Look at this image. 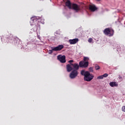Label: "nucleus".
I'll use <instances>...</instances> for the list:
<instances>
[{"label":"nucleus","mask_w":125,"mask_h":125,"mask_svg":"<svg viewBox=\"0 0 125 125\" xmlns=\"http://www.w3.org/2000/svg\"><path fill=\"white\" fill-rule=\"evenodd\" d=\"M31 23H37V24L34 25V27H33V30L34 31H37L38 27L40 26L38 23L39 22L38 18H37L36 17H33L31 18Z\"/></svg>","instance_id":"obj_1"},{"label":"nucleus","mask_w":125,"mask_h":125,"mask_svg":"<svg viewBox=\"0 0 125 125\" xmlns=\"http://www.w3.org/2000/svg\"><path fill=\"white\" fill-rule=\"evenodd\" d=\"M64 48V45H59L57 47H55L52 49V50H49V54H52L53 51H60L62 49Z\"/></svg>","instance_id":"obj_2"},{"label":"nucleus","mask_w":125,"mask_h":125,"mask_svg":"<svg viewBox=\"0 0 125 125\" xmlns=\"http://www.w3.org/2000/svg\"><path fill=\"white\" fill-rule=\"evenodd\" d=\"M70 9H72V10H74L75 12H80V11L82 10L81 5H78V4L75 3H72V7Z\"/></svg>","instance_id":"obj_3"},{"label":"nucleus","mask_w":125,"mask_h":125,"mask_svg":"<svg viewBox=\"0 0 125 125\" xmlns=\"http://www.w3.org/2000/svg\"><path fill=\"white\" fill-rule=\"evenodd\" d=\"M104 34L106 36L109 35V37H113V36H114V30L110 29L109 28H105L104 30Z\"/></svg>","instance_id":"obj_4"},{"label":"nucleus","mask_w":125,"mask_h":125,"mask_svg":"<svg viewBox=\"0 0 125 125\" xmlns=\"http://www.w3.org/2000/svg\"><path fill=\"white\" fill-rule=\"evenodd\" d=\"M93 78H94V76L88 72L84 77L83 80L85 82H90L92 81Z\"/></svg>","instance_id":"obj_5"},{"label":"nucleus","mask_w":125,"mask_h":125,"mask_svg":"<svg viewBox=\"0 0 125 125\" xmlns=\"http://www.w3.org/2000/svg\"><path fill=\"white\" fill-rule=\"evenodd\" d=\"M78 75H79L78 70H73L70 73L69 77H70V79H75V78H76V77L78 76Z\"/></svg>","instance_id":"obj_6"},{"label":"nucleus","mask_w":125,"mask_h":125,"mask_svg":"<svg viewBox=\"0 0 125 125\" xmlns=\"http://www.w3.org/2000/svg\"><path fill=\"white\" fill-rule=\"evenodd\" d=\"M79 66L81 68H87L88 67V62L82 61L79 62Z\"/></svg>","instance_id":"obj_7"},{"label":"nucleus","mask_w":125,"mask_h":125,"mask_svg":"<svg viewBox=\"0 0 125 125\" xmlns=\"http://www.w3.org/2000/svg\"><path fill=\"white\" fill-rule=\"evenodd\" d=\"M57 58L61 63H66V56L65 55H59Z\"/></svg>","instance_id":"obj_8"},{"label":"nucleus","mask_w":125,"mask_h":125,"mask_svg":"<svg viewBox=\"0 0 125 125\" xmlns=\"http://www.w3.org/2000/svg\"><path fill=\"white\" fill-rule=\"evenodd\" d=\"M65 4L66 7H68L69 9H71L72 8V5L73 4V3L71 2L70 0H68L65 2Z\"/></svg>","instance_id":"obj_9"},{"label":"nucleus","mask_w":125,"mask_h":125,"mask_svg":"<svg viewBox=\"0 0 125 125\" xmlns=\"http://www.w3.org/2000/svg\"><path fill=\"white\" fill-rule=\"evenodd\" d=\"M69 43L70 44H76L78 42H79V39L75 38L74 39H70L69 40Z\"/></svg>","instance_id":"obj_10"},{"label":"nucleus","mask_w":125,"mask_h":125,"mask_svg":"<svg viewBox=\"0 0 125 125\" xmlns=\"http://www.w3.org/2000/svg\"><path fill=\"white\" fill-rule=\"evenodd\" d=\"M71 65H72V66L73 67V70H75V71H78L80 68V65H79V64L75 63H71Z\"/></svg>","instance_id":"obj_11"},{"label":"nucleus","mask_w":125,"mask_h":125,"mask_svg":"<svg viewBox=\"0 0 125 125\" xmlns=\"http://www.w3.org/2000/svg\"><path fill=\"white\" fill-rule=\"evenodd\" d=\"M89 9L92 12H94V11L97 10V7H96L95 5H89Z\"/></svg>","instance_id":"obj_12"},{"label":"nucleus","mask_w":125,"mask_h":125,"mask_svg":"<svg viewBox=\"0 0 125 125\" xmlns=\"http://www.w3.org/2000/svg\"><path fill=\"white\" fill-rule=\"evenodd\" d=\"M66 70L67 72H71V71H73V67H72V64H71V63L66 65Z\"/></svg>","instance_id":"obj_13"},{"label":"nucleus","mask_w":125,"mask_h":125,"mask_svg":"<svg viewBox=\"0 0 125 125\" xmlns=\"http://www.w3.org/2000/svg\"><path fill=\"white\" fill-rule=\"evenodd\" d=\"M109 84L110 86H112V87H114V86H118V83H117V82H110L109 83Z\"/></svg>","instance_id":"obj_14"},{"label":"nucleus","mask_w":125,"mask_h":125,"mask_svg":"<svg viewBox=\"0 0 125 125\" xmlns=\"http://www.w3.org/2000/svg\"><path fill=\"white\" fill-rule=\"evenodd\" d=\"M88 72V71H84V70H82L81 71V74L82 75V76H84V77L87 74V73Z\"/></svg>","instance_id":"obj_15"},{"label":"nucleus","mask_w":125,"mask_h":125,"mask_svg":"<svg viewBox=\"0 0 125 125\" xmlns=\"http://www.w3.org/2000/svg\"><path fill=\"white\" fill-rule=\"evenodd\" d=\"M83 60H84V62H88V60H89V58H88V57H84L83 58Z\"/></svg>","instance_id":"obj_16"},{"label":"nucleus","mask_w":125,"mask_h":125,"mask_svg":"<svg viewBox=\"0 0 125 125\" xmlns=\"http://www.w3.org/2000/svg\"><path fill=\"white\" fill-rule=\"evenodd\" d=\"M95 69L96 70H99V69H100V66H99V65L97 64H96L95 66Z\"/></svg>","instance_id":"obj_17"},{"label":"nucleus","mask_w":125,"mask_h":125,"mask_svg":"<svg viewBox=\"0 0 125 125\" xmlns=\"http://www.w3.org/2000/svg\"><path fill=\"white\" fill-rule=\"evenodd\" d=\"M103 75H101V76H98L97 77V79H98L99 80H102V79H103Z\"/></svg>","instance_id":"obj_18"},{"label":"nucleus","mask_w":125,"mask_h":125,"mask_svg":"<svg viewBox=\"0 0 125 125\" xmlns=\"http://www.w3.org/2000/svg\"><path fill=\"white\" fill-rule=\"evenodd\" d=\"M108 76V74L105 73L103 75V78H107Z\"/></svg>","instance_id":"obj_19"},{"label":"nucleus","mask_w":125,"mask_h":125,"mask_svg":"<svg viewBox=\"0 0 125 125\" xmlns=\"http://www.w3.org/2000/svg\"><path fill=\"white\" fill-rule=\"evenodd\" d=\"M89 70L90 72H93V68L92 67H90L89 68Z\"/></svg>","instance_id":"obj_20"},{"label":"nucleus","mask_w":125,"mask_h":125,"mask_svg":"<svg viewBox=\"0 0 125 125\" xmlns=\"http://www.w3.org/2000/svg\"><path fill=\"white\" fill-rule=\"evenodd\" d=\"M88 42H90V43L92 42V38H89L88 39Z\"/></svg>","instance_id":"obj_21"},{"label":"nucleus","mask_w":125,"mask_h":125,"mask_svg":"<svg viewBox=\"0 0 125 125\" xmlns=\"http://www.w3.org/2000/svg\"><path fill=\"white\" fill-rule=\"evenodd\" d=\"M122 110L123 112H125V106H123L122 107Z\"/></svg>","instance_id":"obj_22"},{"label":"nucleus","mask_w":125,"mask_h":125,"mask_svg":"<svg viewBox=\"0 0 125 125\" xmlns=\"http://www.w3.org/2000/svg\"><path fill=\"white\" fill-rule=\"evenodd\" d=\"M73 62H74L73 60H70L68 61V62L70 63V64H72V63H73Z\"/></svg>","instance_id":"obj_23"},{"label":"nucleus","mask_w":125,"mask_h":125,"mask_svg":"<svg viewBox=\"0 0 125 125\" xmlns=\"http://www.w3.org/2000/svg\"><path fill=\"white\" fill-rule=\"evenodd\" d=\"M37 37L38 39H39V40H41V37L40 36V35H38Z\"/></svg>","instance_id":"obj_24"},{"label":"nucleus","mask_w":125,"mask_h":125,"mask_svg":"<svg viewBox=\"0 0 125 125\" xmlns=\"http://www.w3.org/2000/svg\"><path fill=\"white\" fill-rule=\"evenodd\" d=\"M97 0V1H100V0Z\"/></svg>","instance_id":"obj_25"}]
</instances>
